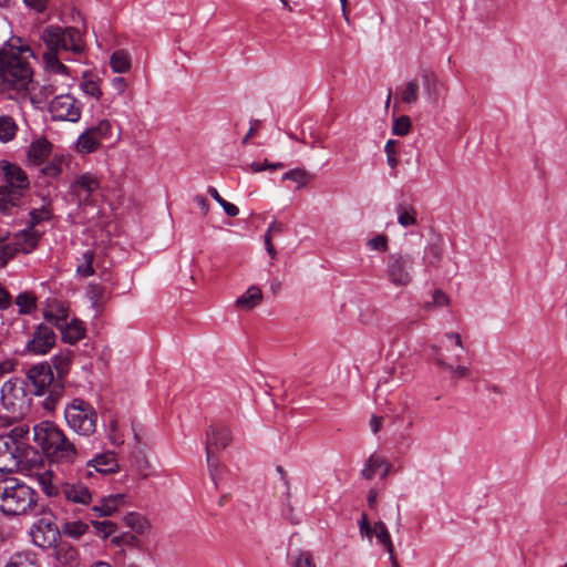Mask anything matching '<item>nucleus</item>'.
Masks as SVG:
<instances>
[{"label": "nucleus", "instance_id": "2", "mask_svg": "<svg viewBox=\"0 0 567 567\" xmlns=\"http://www.w3.org/2000/svg\"><path fill=\"white\" fill-rule=\"evenodd\" d=\"M33 440L41 446L51 462L68 465L79 456L74 443L53 422L43 421L34 425Z\"/></svg>", "mask_w": 567, "mask_h": 567}, {"label": "nucleus", "instance_id": "42", "mask_svg": "<svg viewBox=\"0 0 567 567\" xmlns=\"http://www.w3.org/2000/svg\"><path fill=\"white\" fill-rule=\"evenodd\" d=\"M30 227L34 228L42 221L50 220L52 218V208L50 204H43L40 208H34L30 213Z\"/></svg>", "mask_w": 567, "mask_h": 567}, {"label": "nucleus", "instance_id": "54", "mask_svg": "<svg viewBox=\"0 0 567 567\" xmlns=\"http://www.w3.org/2000/svg\"><path fill=\"white\" fill-rule=\"evenodd\" d=\"M395 146H396V141L394 140H389L385 144V147H384V151L386 153V162H388V165L392 168V169H395L398 164H399V161L395 156L396 154V150H395Z\"/></svg>", "mask_w": 567, "mask_h": 567}, {"label": "nucleus", "instance_id": "48", "mask_svg": "<svg viewBox=\"0 0 567 567\" xmlns=\"http://www.w3.org/2000/svg\"><path fill=\"white\" fill-rule=\"evenodd\" d=\"M16 303L20 313H30L35 309V298L31 293H21L17 297Z\"/></svg>", "mask_w": 567, "mask_h": 567}, {"label": "nucleus", "instance_id": "27", "mask_svg": "<svg viewBox=\"0 0 567 567\" xmlns=\"http://www.w3.org/2000/svg\"><path fill=\"white\" fill-rule=\"evenodd\" d=\"M4 567H41L37 555L32 551H17L12 554Z\"/></svg>", "mask_w": 567, "mask_h": 567}, {"label": "nucleus", "instance_id": "44", "mask_svg": "<svg viewBox=\"0 0 567 567\" xmlns=\"http://www.w3.org/2000/svg\"><path fill=\"white\" fill-rule=\"evenodd\" d=\"M87 530H89V525L81 520L68 522L62 527V533L72 538H80Z\"/></svg>", "mask_w": 567, "mask_h": 567}, {"label": "nucleus", "instance_id": "1", "mask_svg": "<svg viewBox=\"0 0 567 567\" xmlns=\"http://www.w3.org/2000/svg\"><path fill=\"white\" fill-rule=\"evenodd\" d=\"M33 51L28 45L0 49V96L18 103L29 100L35 105L37 96L31 95L33 69L30 58Z\"/></svg>", "mask_w": 567, "mask_h": 567}, {"label": "nucleus", "instance_id": "20", "mask_svg": "<svg viewBox=\"0 0 567 567\" xmlns=\"http://www.w3.org/2000/svg\"><path fill=\"white\" fill-rule=\"evenodd\" d=\"M44 320L56 329L69 320V307L65 302L53 299L43 308Z\"/></svg>", "mask_w": 567, "mask_h": 567}, {"label": "nucleus", "instance_id": "52", "mask_svg": "<svg viewBox=\"0 0 567 567\" xmlns=\"http://www.w3.org/2000/svg\"><path fill=\"white\" fill-rule=\"evenodd\" d=\"M92 525L97 532L102 533L105 538L113 535L117 529L116 524L111 520H92Z\"/></svg>", "mask_w": 567, "mask_h": 567}, {"label": "nucleus", "instance_id": "36", "mask_svg": "<svg viewBox=\"0 0 567 567\" xmlns=\"http://www.w3.org/2000/svg\"><path fill=\"white\" fill-rule=\"evenodd\" d=\"M18 131V125L16 124L13 117L10 115H1L0 116V141L9 142L14 138Z\"/></svg>", "mask_w": 567, "mask_h": 567}, {"label": "nucleus", "instance_id": "3", "mask_svg": "<svg viewBox=\"0 0 567 567\" xmlns=\"http://www.w3.org/2000/svg\"><path fill=\"white\" fill-rule=\"evenodd\" d=\"M38 507V493L17 477L0 480V511L7 516L34 514Z\"/></svg>", "mask_w": 567, "mask_h": 567}, {"label": "nucleus", "instance_id": "37", "mask_svg": "<svg viewBox=\"0 0 567 567\" xmlns=\"http://www.w3.org/2000/svg\"><path fill=\"white\" fill-rule=\"evenodd\" d=\"M424 89L433 102H436L440 94V89L442 87V83L432 72H424L422 74Z\"/></svg>", "mask_w": 567, "mask_h": 567}, {"label": "nucleus", "instance_id": "51", "mask_svg": "<svg viewBox=\"0 0 567 567\" xmlns=\"http://www.w3.org/2000/svg\"><path fill=\"white\" fill-rule=\"evenodd\" d=\"M292 567H317L310 551L300 550L292 559Z\"/></svg>", "mask_w": 567, "mask_h": 567}, {"label": "nucleus", "instance_id": "55", "mask_svg": "<svg viewBox=\"0 0 567 567\" xmlns=\"http://www.w3.org/2000/svg\"><path fill=\"white\" fill-rule=\"evenodd\" d=\"M82 91L92 97L100 99L102 95L99 84L93 80H86L81 83Z\"/></svg>", "mask_w": 567, "mask_h": 567}, {"label": "nucleus", "instance_id": "41", "mask_svg": "<svg viewBox=\"0 0 567 567\" xmlns=\"http://www.w3.org/2000/svg\"><path fill=\"white\" fill-rule=\"evenodd\" d=\"M398 223L403 226H412L416 224V212L413 207L406 204H400L396 208Z\"/></svg>", "mask_w": 567, "mask_h": 567}, {"label": "nucleus", "instance_id": "53", "mask_svg": "<svg viewBox=\"0 0 567 567\" xmlns=\"http://www.w3.org/2000/svg\"><path fill=\"white\" fill-rule=\"evenodd\" d=\"M16 254L17 248H13L11 244L0 239V267L6 266L9 259H11Z\"/></svg>", "mask_w": 567, "mask_h": 567}, {"label": "nucleus", "instance_id": "9", "mask_svg": "<svg viewBox=\"0 0 567 567\" xmlns=\"http://www.w3.org/2000/svg\"><path fill=\"white\" fill-rule=\"evenodd\" d=\"M28 452V445H19L9 436L0 435V473H12L18 470Z\"/></svg>", "mask_w": 567, "mask_h": 567}, {"label": "nucleus", "instance_id": "39", "mask_svg": "<svg viewBox=\"0 0 567 567\" xmlns=\"http://www.w3.org/2000/svg\"><path fill=\"white\" fill-rule=\"evenodd\" d=\"M94 251L86 250L78 259L76 272L81 277H90L94 274L93 268Z\"/></svg>", "mask_w": 567, "mask_h": 567}, {"label": "nucleus", "instance_id": "32", "mask_svg": "<svg viewBox=\"0 0 567 567\" xmlns=\"http://www.w3.org/2000/svg\"><path fill=\"white\" fill-rule=\"evenodd\" d=\"M381 468H383L382 477H384L389 471L385 461L382 457L371 455L361 471V475L365 480H372Z\"/></svg>", "mask_w": 567, "mask_h": 567}, {"label": "nucleus", "instance_id": "58", "mask_svg": "<svg viewBox=\"0 0 567 567\" xmlns=\"http://www.w3.org/2000/svg\"><path fill=\"white\" fill-rule=\"evenodd\" d=\"M368 247L373 250L385 251L388 249V237L378 235L368 241Z\"/></svg>", "mask_w": 567, "mask_h": 567}, {"label": "nucleus", "instance_id": "14", "mask_svg": "<svg viewBox=\"0 0 567 567\" xmlns=\"http://www.w3.org/2000/svg\"><path fill=\"white\" fill-rule=\"evenodd\" d=\"M118 471V463L115 453L106 451L96 454L93 458L86 461L85 466L80 470L81 477L90 478L94 473L102 475L112 474Z\"/></svg>", "mask_w": 567, "mask_h": 567}, {"label": "nucleus", "instance_id": "25", "mask_svg": "<svg viewBox=\"0 0 567 567\" xmlns=\"http://www.w3.org/2000/svg\"><path fill=\"white\" fill-rule=\"evenodd\" d=\"M52 145L45 138L34 141L28 150V162L33 165L42 164L51 154Z\"/></svg>", "mask_w": 567, "mask_h": 567}, {"label": "nucleus", "instance_id": "49", "mask_svg": "<svg viewBox=\"0 0 567 567\" xmlns=\"http://www.w3.org/2000/svg\"><path fill=\"white\" fill-rule=\"evenodd\" d=\"M411 125V118L408 115H402L394 118L392 132L395 135L404 136L410 132Z\"/></svg>", "mask_w": 567, "mask_h": 567}, {"label": "nucleus", "instance_id": "28", "mask_svg": "<svg viewBox=\"0 0 567 567\" xmlns=\"http://www.w3.org/2000/svg\"><path fill=\"white\" fill-rule=\"evenodd\" d=\"M72 351L63 350L52 358V364L58 374L56 381H62L64 377L69 373L72 364Z\"/></svg>", "mask_w": 567, "mask_h": 567}, {"label": "nucleus", "instance_id": "50", "mask_svg": "<svg viewBox=\"0 0 567 567\" xmlns=\"http://www.w3.org/2000/svg\"><path fill=\"white\" fill-rule=\"evenodd\" d=\"M28 433H29V426L23 424V425H18V426L13 427L9 433L1 434V435L9 436L16 443H19V445H28L25 443Z\"/></svg>", "mask_w": 567, "mask_h": 567}, {"label": "nucleus", "instance_id": "61", "mask_svg": "<svg viewBox=\"0 0 567 567\" xmlns=\"http://www.w3.org/2000/svg\"><path fill=\"white\" fill-rule=\"evenodd\" d=\"M27 7L34 9L38 12H42L47 8V0H23Z\"/></svg>", "mask_w": 567, "mask_h": 567}, {"label": "nucleus", "instance_id": "38", "mask_svg": "<svg viewBox=\"0 0 567 567\" xmlns=\"http://www.w3.org/2000/svg\"><path fill=\"white\" fill-rule=\"evenodd\" d=\"M420 86L416 80L404 83L400 90V99L405 104H414L419 99Z\"/></svg>", "mask_w": 567, "mask_h": 567}, {"label": "nucleus", "instance_id": "46", "mask_svg": "<svg viewBox=\"0 0 567 567\" xmlns=\"http://www.w3.org/2000/svg\"><path fill=\"white\" fill-rule=\"evenodd\" d=\"M39 484L42 488V492L49 496H59L60 495V486L54 485L52 483V476L50 472H44L38 477Z\"/></svg>", "mask_w": 567, "mask_h": 567}, {"label": "nucleus", "instance_id": "7", "mask_svg": "<svg viewBox=\"0 0 567 567\" xmlns=\"http://www.w3.org/2000/svg\"><path fill=\"white\" fill-rule=\"evenodd\" d=\"M413 257L405 252H393L386 258L385 277L394 287H406L413 281Z\"/></svg>", "mask_w": 567, "mask_h": 567}, {"label": "nucleus", "instance_id": "5", "mask_svg": "<svg viewBox=\"0 0 567 567\" xmlns=\"http://www.w3.org/2000/svg\"><path fill=\"white\" fill-rule=\"evenodd\" d=\"M40 39L47 45L45 52H53L56 55L60 51L80 54L84 50L81 33L73 27L48 25L42 30Z\"/></svg>", "mask_w": 567, "mask_h": 567}, {"label": "nucleus", "instance_id": "21", "mask_svg": "<svg viewBox=\"0 0 567 567\" xmlns=\"http://www.w3.org/2000/svg\"><path fill=\"white\" fill-rule=\"evenodd\" d=\"M58 330L61 333L62 341L69 344H75L85 337V327L83 322L75 318L66 320L58 328Z\"/></svg>", "mask_w": 567, "mask_h": 567}, {"label": "nucleus", "instance_id": "13", "mask_svg": "<svg viewBox=\"0 0 567 567\" xmlns=\"http://www.w3.org/2000/svg\"><path fill=\"white\" fill-rule=\"evenodd\" d=\"M30 537L35 546L50 548L60 538V530L52 519L42 517L32 525Z\"/></svg>", "mask_w": 567, "mask_h": 567}, {"label": "nucleus", "instance_id": "23", "mask_svg": "<svg viewBox=\"0 0 567 567\" xmlns=\"http://www.w3.org/2000/svg\"><path fill=\"white\" fill-rule=\"evenodd\" d=\"M71 86L72 85H62L60 76L45 74L43 84L39 89V93L34 95L37 96L35 104L43 102L51 95L55 96L60 93H64V91Z\"/></svg>", "mask_w": 567, "mask_h": 567}, {"label": "nucleus", "instance_id": "19", "mask_svg": "<svg viewBox=\"0 0 567 567\" xmlns=\"http://www.w3.org/2000/svg\"><path fill=\"white\" fill-rule=\"evenodd\" d=\"M45 74L55 75L61 78L62 85H73L74 78L71 75L69 69L60 61L53 52L43 53Z\"/></svg>", "mask_w": 567, "mask_h": 567}, {"label": "nucleus", "instance_id": "11", "mask_svg": "<svg viewBox=\"0 0 567 567\" xmlns=\"http://www.w3.org/2000/svg\"><path fill=\"white\" fill-rule=\"evenodd\" d=\"M25 383L31 385V394L41 396L47 393L55 381L51 365L48 362H40L31 365L25 371Z\"/></svg>", "mask_w": 567, "mask_h": 567}, {"label": "nucleus", "instance_id": "22", "mask_svg": "<svg viewBox=\"0 0 567 567\" xmlns=\"http://www.w3.org/2000/svg\"><path fill=\"white\" fill-rule=\"evenodd\" d=\"M126 496L124 494H115L102 497L100 504L94 505L91 511L95 517H106L113 515L116 509L125 504Z\"/></svg>", "mask_w": 567, "mask_h": 567}, {"label": "nucleus", "instance_id": "18", "mask_svg": "<svg viewBox=\"0 0 567 567\" xmlns=\"http://www.w3.org/2000/svg\"><path fill=\"white\" fill-rule=\"evenodd\" d=\"M0 166L8 183L7 187L19 189L22 194L29 188V178L22 168L7 161H2Z\"/></svg>", "mask_w": 567, "mask_h": 567}, {"label": "nucleus", "instance_id": "60", "mask_svg": "<svg viewBox=\"0 0 567 567\" xmlns=\"http://www.w3.org/2000/svg\"><path fill=\"white\" fill-rule=\"evenodd\" d=\"M450 302L449 297L441 290L436 289L433 293V305L435 307L447 306Z\"/></svg>", "mask_w": 567, "mask_h": 567}, {"label": "nucleus", "instance_id": "15", "mask_svg": "<svg viewBox=\"0 0 567 567\" xmlns=\"http://www.w3.org/2000/svg\"><path fill=\"white\" fill-rule=\"evenodd\" d=\"M56 334L53 329L40 323L32 333V338L27 342V350L37 355H44L55 346Z\"/></svg>", "mask_w": 567, "mask_h": 567}, {"label": "nucleus", "instance_id": "43", "mask_svg": "<svg viewBox=\"0 0 567 567\" xmlns=\"http://www.w3.org/2000/svg\"><path fill=\"white\" fill-rule=\"evenodd\" d=\"M124 524L134 532L142 534L147 528L146 519L137 513H128L123 517Z\"/></svg>", "mask_w": 567, "mask_h": 567}, {"label": "nucleus", "instance_id": "35", "mask_svg": "<svg viewBox=\"0 0 567 567\" xmlns=\"http://www.w3.org/2000/svg\"><path fill=\"white\" fill-rule=\"evenodd\" d=\"M110 65L116 73H125L131 69L130 54L124 50H116L110 59Z\"/></svg>", "mask_w": 567, "mask_h": 567}, {"label": "nucleus", "instance_id": "56", "mask_svg": "<svg viewBox=\"0 0 567 567\" xmlns=\"http://www.w3.org/2000/svg\"><path fill=\"white\" fill-rule=\"evenodd\" d=\"M358 525L361 536L371 539L372 536L374 535V526H370L368 515L364 512L361 514V518L358 522Z\"/></svg>", "mask_w": 567, "mask_h": 567}, {"label": "nucleus", "instance_id": "17", "mask_svg": "<svg viewBox=\"0 0 567 567\" xmlns=\"http://www.w3.org/2000/svg\"><path fill=\"white\" fill-rule=\"evenodd\" d=\"M432 350V358L436 367L440 369L447 371L450 373V379L454 382H456L460 379L468 378L471 374V371L468 367L463 364L454 365L451 362L447 361L446 355L443 353L441 348L436 346L431 347Z\"/></svg>", "mask_w": 567, "mask_h": 567}, {"label": "nucleus", "instance_id": "30", "mask_svg": "<svg viewBox=\"0 0 567 567\" xmlns=\"http://www.w3.org/2000/svg\"><path fill=\"white\" fill-rule=\"evenodd\" d=\"M64 392L63 381H55V383L47 390V396L42 402V408L47 412H53L56 409L59 401Z\"/></svg>", "mask_w": 567, "mask_h": 567}, {"label": "nucleus", "instance_id": "45", "mask_svg": "<svg viewBox=\"0 0 567 567\" xmlns=\"http://www.w3.org/2000/svg\"><path fill=\"white\" fill-rule=\"evenodd\" d=\"M312 178L310 173L302 168L291 169L282 175V181H292L298 184V187H303Z\"/></svg>", "mask_w": 567, "mask_h": 567}, {"label": "nucleus", "instance_id": "24", "mask_svg": "<svg viewBox=\"0 0 567 567\" xmlns=\"http://www.w3.org/2000/svg\"><path fill=\"white\" fill-rule=\"evenodd\" d=\"M41 237V233L35 230L32 227H29L28 229H24L20 231L16 236V241L11 246L13 248H17L18 251H23L25 254L31 252L38 245V241Z\"/></svg>", "mask_w": 567, "mask_h": 567}, {"label": "nucleus", "instance_id": "64", "mask_svg": "<svg viewBox=\"0 0 567 567\" xmlns=\"http://www.w3.org/2000/svg\"><path fill=\"white\" fill-rule=\"evenodd\" d=\"M194 202L198 205V207L200 208V210L203 212L204 215H206L209 210V204L207 202V199L202 196V195H196L194 197Z\"/></svg>", "mask_w": 567, "mask_h": 567}, {"label": "nucleus", "instance_id": "8", "mask_svg": "<svg viewBox=\"0 0 567 567\" xmlns=\"http://www.w3.org/2000/svg\"><path fill=\"white\" fill-rule=\"evenodd\" d=\"M53 121L76 123L81 118L82 103L69 93L55 95L48 107Z\"/></svg>", "mask_w": 567, "mask_h": 567}, {"label": "nucleus", "instance_id": "62", "mask_svg": "<svg viewBox=\"0 0 567 567\" xmlns=\"http://www.w3.org/2000/svg\"><path fill=\"white\" fill-rule=\"evenodd\" d=\"M112 86L118 94H122L126 90L127 83L124 78L116 76L112 80Z\"/></svg>", "mask_w": 567, "mask_h": 567}, {"label": "nucleus", "instance_id": "4", "mask_svg": "<svg viewBox=\"0 0 567 567\" xmlns=\"http://www.w3.org/2000/svg\"><path fill=\"white\" fill-rule=\"evenodd\" d=\"M25 386V381L19 378H11L2 384L0 404L6 414L0 415V426H10L13 422H19L30 414L32 399Z\"/></svg>", "mask_w": 567, "mask_h": 567}, {"label": "nucleus", "instance_id": "12", "mask_svg": "<svg viewBox=\"0 0 567 567\" xmlns=\"http://www.w3.org/2000/svg\"><path fill=\"white\" fill-rule=\"evenodd\" d=\"M100 188L101 179L95 174L89 172L75 176L70 185L71 194L75 197L79 205L92 204Z\"/></svg>", "mask_w": 567, "mask_h": 567}, {"label": "nucleus", "instance_id": "33", "mask_svg": "<svg viewBox=\"0 0 567 567\" xmlns=\"http://www.w3.org/2000/svg\"><path fill=\"white\" fill-rule=\"evenodd\" d=\"M374 535L378 542L384 547L389 557L394 556V546L385 524L381 520L374 523Z\"/></svg>", "mask_w": 567, "mask_h": 567}, {"label": "nucleus", "instance_id": "10", "mask_svg": "<svg viewBox=\"0 0 567 567\" xmlns=\"http://www.w3.org/2000/svg\"><path fill=\"white\" fill-rule=\"evenodd\" d=\"M231 441L230 431L227 426L221 424L210 425L208 431L206 432V458H207V465L209 468V473L212 478L216 483V471H217V463L213 458V452L212 449L215 447L216 450H224L226 449Z\"/></svg>", "mask_w": 567, "mask_h": 567}, {"label": "nucleus", "instance_id": "16", "mask_svg": "<svg viewBox=\"0 0 567 567\" xmlns=\"http://www.w3.org/2000/svg\"><path fill=\"white\" fill-rule=\"evenodd\" d=\"M59 496L70 503L79 505H89L92 502V493L89 487L81 482L62 483L60 485Z\"/></svg>", "mask_w": 567, "mask_h": 567}, {"label": "nucleus", "instance_id": "6", "mask_svg": "<svg viewBox=\"0 0 567 567\" xmlns=\"http://www.w3.org/2000/svg\"><path fill=\"white\" fill-rule=\"evenodd\" d=\"M68 426L79 435L90 436L96 430L97 413L82 399H73L64 409Z\"/></svg>", "mask_w": 567, "mask_h": 567}, {"label": "nucleus", "instance_id": "47", "mask_svg": "<svg viewBox=\"0 0 567 567\" xmlns=\"http://www.w3.org/2000/svg\"><path fill=\"white\" fill-rule=\"evenodd\" d=\"M86 131L101 144L104 138L110 136L111 123L107 120H101L96 125L86 128Z\"/></svg>", "mask_w": 567, "mask_h": 567}, {"label": "nucleus", "instance_id": "26", "mask_svg": "<svg viewBox=\"0 0 567 567\" xmlns=\"http://www.w3.org/2000/svg\"><path fill=\"white\" fill-rule=\"evenodd\" d=\"M22 199V193L19 189L0 187V210L3 214H10L11 209L18 207Z\"/></svg>", "mask_w": 567, "mask_h": 567}, {"label": "nucleus", "instance_id": "31", "mask_svg": "<svg viewBox=\"0 0 567 567\" xmlns=\"http://www.w3.org/2000/svg\"><path fill=\"white\" fill-rule=\"evenodd\" d=\"M261 300V290L256 286H251L243 296L236 300V306L243 309H252L259 305Z\"/></svg>", "mask_w": 567, "mask_h": 567}, {"label": "nucleus", "instance_id": "59", "mask_svg": "<svg viewBox=\"0 0 567 567\" xmlns=\"http://www.w3.org/2000/svg\"><path fill=\"white\" fill-rule=\"evenodd\" d=\"M61 172H62L61 164L60 163H55V162L48 163L47 165H44L41 168V173L44 176H48V177H51V178L58 177L61 174Z\"/></svg>", "mask_w": 567, "mask_h": 567}, {"label": "nucleus", "instance_id": "63", "mask_svg": "<svg viewBox=\"0 0 567 567\" xmlns=\"http://www.w3.org/2000/svg\"><path fill=\"white\" fill-rule=\"evenodd\" d=\"M285 226L280 221H272L268 227L266 234H269L270 237L277 236L284 233Z\"/></svg>", "mask_w": 567, "mask_h": 567}, {"label": "nucleus", "instance_id": "34", "mask_svg": "<svg viewBox=\"0 0 567 567\" xmlns=\"http://www.w3.org/2000/svg\"><path fill=\"white\" fill-rule=\"evenodd\" d=\"M101 144L85 130L76 140L75 150L80 154H90L100 148Z\"/></svg>", "mask_w": 567, "mask_h": 567}, {"label": "nucleus", "instance_id": "29", "mask_svg": "<svg viewBox=\"0 0 567 567\" xmlns=\"http://www.w3.org/2000/svg\"><path fill=\"white\" fill-rule=\"evenodd\" d=\"M64 392L63 381H55V383L47 390V396L42 402V408L47 412H53L56 409L59 401Z\"/></svg>", "mask_w": 567, "mask_h": 567}, {"label": "nucleus", "instance_id": "57", "mask_svg": "<svg viewBox=\"0 0 567 567\" xmlns=\"http://www.w3.org/2000/svg\"><path fill=\"white\" fill-rule=\"evenodd\" d=\"M111 543L116 546L127 545V546H135L137 543V538L134 534L131 533H124L120 536H115L111 539Z\"/></svg>", "mask_w": 567, "mask_h": 567}, {"label": "nucleus", "instance_id": "40", "mask_svg": "<svg viewBox=\"0 0 567 567\" xmlns=\"http://www.w3.org/2000/svg\"><path fill=\"white\" fill-rule=\"evenodd\" d=\"M105 288L97 284H89L86 296L90 299L92 307L97 311L101 309L105 301Z\"/></svg>", "mask_w": 567, "mask_h": 567}]
</instances>
